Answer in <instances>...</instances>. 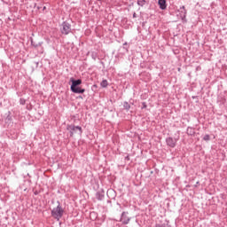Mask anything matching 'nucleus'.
<instances>
[{
    "label": "nucleus",
    "mask_w": 227,
    "mask_h": 227,
    "mask_svg": "<svg viewBox=\"0 0 227 227\" xmlns=\"http://www.w3.org/2000/svg\"><path fill=\"white\" fill-rule=\"evenodd\" d=\"M70 82H72L71 84V91L73 93H80V94H82L86 91L85 89H82L79 86H81V84H82V80L81 79H74V77H71L70 78Z\"/></svg>",
    "instance_id": "1"
},
{
    "label": "nucleus",
    "mask_w": 227,
    "mask_h": 227,
    "mask_svg": "<svg viewBox=\"0 0 227 227\" xmlns=\"http://www.w3.org/2000/svg\"><path fill=\"white\" fill-rule=\"evenodd\" d=\"M63 215H65V209H63L61 204H59L51 210V217H53V219H56V221H59V219H61Z\"/></svg>",
    "instance_id": "2"
},
{
    "label": "nucleus",
    "mask_w": 227,
    "mask_h": 227,
    "mask_svg": "<svg viewBox=\"0 0 227 227\" xmlns=\"http://www.w3.org/2000/svg\"><path fill=\"white\" fill-rule=\"evenodd\" d=\"M72 31V25L68 23L67 21H64L62 23V35H69V33Z\"/></svg>",
    "instance_id": "3"
},
{
    "label": "nucleus",
    "mask_w": 227,
    "mask_h": 227,
    "mask_svg": "<svg viewBox=\"0 0 227 227\" xmlns=\"http://www.w3.org/2000/svg\"><path fill=\"white\" fill-rule=\"evenodd\" d=\"M178 12V17H180L181 20H183V22H187V9H185V6L183 5L182 7H180Z\"/></svg>",
    "instance_id": "4"
},
{
    "label": "nucleus",
    "mask_w": 227,
    "mask_h": 227,
    "mask_svg": "<svg viewBox=\"0 0 227 227\" xmlns=\"http://www.w3.org/2000/svg\"><path fill=\"white\" fill-rule=\"evenodd\" d=\"M178 142V138H173L172 137H168L166 138V144L169 146V148H175L176 146V143Z\"/></svg>",
    "instance_id": "5"
},
{
    "label": "nucleus",
    "mask_w": 227,
    "mask_h": 227,
    "mask_svg": "<svg viewBox=\"0 0 227 227\" xmlns=\"http://www.w3.org/2000/svg\"><path fill=\"white\" fill-rule=\"evenodd\" d=\"M129 213L128 212H122L121 214V222L123 223V224H129V223L130 222V218H129L127 216Z\"/></svg>",
    "instance_id": "6"
},
{
    "label": "nucleus",
    "mask_w": 227,
    "mask_h": 227,
    "mask_svg": "<svg viewBox=\"0 0 227 227\" xmlns=\"http://www.w3.org/2000/svg\"><path fill=\"white\" fill-rule=\"evenodd\" d=\"M160 10H166L168 8V3L166 0H158Z\"/></svg>",
    "instance_id": "7"
},
{
    "label": "nucleus",
    "mask_w": 227,
    "mask_h": 227,
    "mask_svg": "<svg viewBox=\"0 0 227 227\" xmlns=\"http://www.w3.org/2000/svg\"><path fill=\"white\" fill-rule=\"evenodd\" d=\"M186 134L188 136H196V130L192 127H188L186 129Z\"/></svg>",
    "instance_id": "8"
},
{
    "label": "nucleus",
    "mask_w": 227,
    "mask_h": 227,
    "mask_svg": "<svg viewBox=\"0 0 227 227\" xmlns=\"http://www.w3.org/2000/svg\"><path fill=\"white\" fill-rule=\"evenodd\" d=\"M67 129L70 130V137H72L74 136V130H75V125H67Z\"/></svg>",
    "instance_id": "9"
},
{
    "label": "nucleus",
    "mask_w": 227,
    "mask_h": 227,
    "mask_svg": "<svg viewBox=\"0 0 227 227\" xmlns=\"http://www.w3.org/2000/svg\"><path fill=\"white\" fill-rule=\"evenodd\" d=\"M96 198L98 200V201H102V200H104V193L98 192L96 193Z\"/></svg>",
    "instance_id": "10"
},
{
    "label": "nucleus",
    "mask_w": 227,
    "mask_h": 227,
    "mask_svg": "<svg viewBox=\"0 0 227 227\" xmlns=\"http://www.w3.org/2000/svg\"><path fill=\"white\" fill-rule=\"evenodd\" d=\"M100 86H101V88H107V86H109V82H107V80H103L100 82Z\"/></svg>",
    "instance_id": "11"
},
{
    "label": "nucleus",
    "mask_w": 227,
    "mask_h": 227,
    "mask_svg": "<svg viewBox=\"0 0 227 227\" xmlns=\"http://www.w3.org/2000/svg\"><path fill=\"white\" fill-rule=\"evenodd\" d=\"M123 107L126 111H129L130 110V104H129V102L124 101L123 102Z\"/></svg>",
    "instance_id": "12"
},
{
    "label": "nucleus",
    "mask_w": 227,
    "mask_h": 227,
    "mask_svg": "<svg viewBox=\"0 0 227 227\" xmlns=\"http://www.w3.org/2000/svg\"><path fill=\"white\" fill-rule=\"evenodd\" d=\"M137 3L138 6H145V4H146V0H137Z\"/></svg>",
    "instance_id": "13"
},
{
    "label": "nucleus",
    "mask_w": 227,
    "mask_h": 227,
    "mask_svg": "<svg viewBox=\"0 0 227 227\" xmlns=\"http://www.w3.org/2000/svg\"><path fill=\"white\" fill-rule=\"evenodd\" d=\"M30 42H31L32 47H35V49H36V47H38V44L35 43V42L33 41V37H30Z\"/></svg>",
    "instance_id": "14"
},
{
    "label": "nucleus",
    "mask_w": 227,
    "mask_h": 227,
    "mask_svg": "<svg viewBox=\"0 0 227 227\" xmlns=\"http://www.w3.org/2000/svg\"><path fill=\"white\" fill-rule=\"evenodd\" d=\"M203 141H210V135L207 134L203 137Z\"/></svg>",
    "instance_id": "15"
},
{
    "label": "nucleus",
    "mask_w": 227,
    "mask_h": 227,
    "mask_svg": "<svg viewBox=\"0 0 227 227\" xmlns=\"http://www.w3.org/2000/svg\"><path fill=\"white\" fill-rule=\"evenodd\" d=\"M79 130L81 134H82V128L81 126H74V130Z\"/></svg>",
    "instance_id": "16"
},
{
    "label": "nucleus",
    "mask_w": 227,
    "mask_h": 227,
    "mask_svg": "<svg viewBox=\"0 0 227 227\" xmlns=\"http://www.w3.org/2000/svg\"><path fill=\"white\" fill-rule=\"evenodd\" d=\"M154 227H166V223H156Z\"/></svg>",
    "instance_id": "17"
},
{
    "label": "nucleus",
    "mask_w": 227,
    "mask_h": 227,
    "mask_svg": "<svg viewBox=\"0 0 227 227\" xmlns=\"http://www.w3.org/2000/svg\"><path fill=\"white\" fill-rule=\"evenodd\" d=\"M148 107V105H146V102L142 103V109H146Z\"/></svg>",
    "instance_id": "18"
},
{
    "label": "nucleus",
    "mask_w": 227,
    "mask_h": 227,
    "mask_svg": "<svg viewBox=\"0 0 227 227\" xmlns=\"http://www.w3.org/2000/svg\"><path fill=\"white\" fill-rule=\"evenodd\" d=\"M20 104L24 106L26 104V100L20 99Z\"/></svg>",
    "instance_id": "19"
},
{
    "label": "nucleus",
    "mask_w": 227,
    "mask_h": 227,
    "mask_svg": "<svg viewBox=\"0 0 227 227\" xmlns=\"http://www.w3.org/2000/svg\"><path fill=\"white\" fill-rule=\"evenodd\" d=\"M125 160H130V156L127 155V156L125 157Z\"/></svg>",
    "instance_id": "20"
},
{
    "label": "nucleus",
    "mask_w": 227,
    "mask_h": 227,
    "mask_svg": "<svg viewBox=\"0 0 227 227\" xmlns=\"http://www.w3.org/2000/svg\"><path fill=\"white\" fill-rule=\"evenodd\" d=\"M137 14L136 12L133 13V19H137Z\"/></svg>",
    "instance_id": "21"
},
{
    "label": "nucleus",
    "mask_w": 227,
    "mask_h": 227,
    "mask_svg": "<svg viewBox=\"0 0 227 227\" xmlns=\"http://www.w3.org/2000/svg\"><path fill=\"white\" fill-rule=\"evenodd\" d=\"M196 70H201V67L198 66V67H196Z\"/></svg>",
    "instance_id": "22"
},
{
    "label": "nucleus",
    "mask_w": 227,
    "mask_h": 227,
    "mask_svg": "<svg viewBox=\"0 0 227 227\" xmlns=\"http://www.w3.org/2000/svg\"><path fill=\"white\" fill-rule=\"evenodd\" d=\"M95 212H92V213H90V217H91V215H95Z\"/></svg>",
    "instance_id": "23"
}]
</instances>
